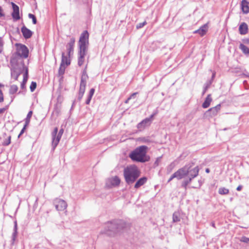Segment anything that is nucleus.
Masks as SVG:
<instances>
[{
	"instance_id": "6e6552de",
	"label": "nucleus",
	"mask_w": 249,
	"mask_h": 249,
	"mask_svg": "<svg viewBox=\"0 0 249 249\" xmlns=\"http://www.w3.org/2000/svg\"><path fill=\"white\" fill-rule=\"evenodd\" d=\"M55 209L58 211H62L66 209L67 207V202L61 199L55 198L53 202Z\"/></svg>"
},
{
	"instance_id": "a18cd8bd",
	"label": "nucleus",
	"mask_w": 249,
	"mask_h": 249,
	"mask_svg": "<svg viewBox=\"0 0 249 249\" xmlns=\"http://www.w3.org/2000/svg\"><path fill=\"white\" fill-rule=\"evenodd\" d=\"M84 93H83V92H79L78 97V99L79 100H80L82 98V97L84 95Z\"/></svg>"
},
{
	"instance_id": "72a5a7b5",
	"label": "nucleus",
	"mask_w": 249,
	"mask_h": 249,
	"mask_svg": "<svg viewBox=\"0 0 249 249\" xmlns=\"http://www.w3.org/2000/svg\"><path fill=\"white\" fill-rule=\"evenodd\" d=\"M88 76L87 73L86 71V70H84L83 71V73H82L81 78V81L87 82V79H88Z\"/></svg>"
},
{
	"instance_id": "f3484780",
	"label": "nucleus",
	"mask_w": 249,
	"mask_h": 249,
	"mask_svg": "<svg viewBox=\"0 0 249 249\" xmlns=\"http://www.w3.org/2000/svg\"><path fill=\"white\" fill-rule=\"evenodd\" d=\"M242 10L244 13H249V2L247 0H242L241 3Z\"/></svg>"
},
{
	"instance_id": "c9c22d12",
	"label": "nucleus",
	"mask_w": 249,
	"mask_h": 249,
	"mask_svg": "<svg viewBox=\"0 0 249 249\" xmlns=\"http://www.w3.org/2000/svg\"><path fill=\"white\" fill-rule=\"evenodd\" d=\"M11 136H8L7 138L6 139L2 142V144L5 146L9 145L11 142Z\"/></svg>"
},
{
	"instance_id": "79ce46f5",
	"label": "nucleus",
	"mask_w": 249,
	"mask_h": 249,
	"mask_svg": "<svg viewBox=\"0 0 249 249\" xmlns=\"http://www.w3.org/2000/svg\"><path fill=\"white\" fill-rule=\"evenodd\" d=\"M147 24V22L146 21H143V22L140 23L138 24L136 26L137 29H139L140 28H142L144 25H145Z\"/></svg>"
},
{
	"instance_id": "49530a36",
	"label": "nucleus",
	"mask_w": 249,
	"mask_h": 249,
	"mask_svg": "<svg viewBox=\"0 0 249 249\" xmlns=\"http://www.w3.org/2000/svg\"><path fill=\"white\" fill-rule=\"evenodd\" d=\"M138 94V92H134L133 93H132L130 96V97H129V99H134L136 97V95Z\"/></svg>"
},
{
	"instance_id": "b1692460",
	"label": "nucleus",
	"mask_w": 249,
	"mask_h": 249,
	"mask_svg": "<svg viewBox=\"0 0 249 249\" xmlns=\"http://www.w3.org/2000/svg\"><path fill=\"white\" fill-rule=\"evenodd\" d=\"M14 231L12 235V244H14L18 234V226L17 221L14 223Z\"/></svg>"
},
{
	"instance_id": "58836bf2",
	"label": "nucleus",
	"mask_w": 249,
	"mask_h": 249,
	"mask_svg": "<svg viewBox=\"0 0 249 249\" xmlns=\"http://www.w3.org/2000/svg\"><path fill=\"white\" fill-rule=\"evenodd\" d=\"M75 43V39L73 37L71 38L70 42L68 43L66 46L73 47Z\"/></svg>"
},
{
	"instance_id": "a878e982",
	"label": "nucleus",
	"mask_w": 249,
	"mask_h": 249,
	"mask_svg": "<svg viewBox=\"0 0 249 249\" xmlns=\"http://www.w3.org/2000/svg\"><path fill=\"white\" fill-rule=\"evenodd\" d=\"M239 49L243 52L244 53L246 54H249V48L243 44L241 43L240 44Z\"/></svg>"
},
{
	"instance_id": "4468645a",
	"label": "nucleus",
	"mask_w": 249,
	"mask_h": 249,
	"mask_svg": "<svg viewBox=\"0 0 249 249\" xmlns=\"http://www.w3.org/2000/svg\"><path fill=\"white\" fill-rule=\"evenodd\" d=\"M23 37L26 39L30 38L33 35V32L25 26H23L21 29Z\"/></svg>"
},
{
	"instance_id": "dca6fc26",
	"label": "nucleus",
	"mask_w": 249,
	"mask_h": 249,
	"mask_svg": "<svg viewBox=\"0 0 249 249\" xmlns=\"http://www.w3.org/2000/svg\"><path fill=\"white\" fill-rule=\"evenodd\" d=\"M208 24H205L202 26L200 27L199 29H198L197 30H196L194 32V34H198L201 36H203L208 31Z\"/></svg>"
},
{
	"instance_id": "9d476101",
	"label": "nucleus",
	"mask_w": 249,
	"mask_h": 249,
	"mask_svg": "<svg viewBox=\"0 0 249 249\" xmlns=\"http://www.w3.org/2000/svg\"><path fill=\"white\" fill-rule=\"evenodd\" d=\"M120 183V179L117 176L109 178L106 181V186L108 188H112L118 186Z\"/></svg>"
},
{
	"instance_id": "cd10ccee",
	"label": "nucleus",
	"mask_w": 249,
	"mask_h": 249,
	"mask_svg": "<svg viewBox=\"0 0 249 249\" xmlns=\"http://www.w3.org/2000/svg\"><path fill=\"white\" fill-rule=\"evenodd\" d=\"M218 193L221 195H227L229 193V190L226 188L221 187L218 190Z\"/></svg>"
},
{
	"instance_id": "39448f33",
	"label": "nucleus",
	"mask_w": 249,
	"mask_h": 249,
	"mask_svg": "<svg viewBox=\"0 0 249 249\" xmlns=\"http://www.w3.org/2000/svg\"><path fill=\"white\" fill-rule=\"evenodd\" d=\"M89 33L87 31H85L81 34L79 44V55H85L88 44Z\"/></svg>"
},
{
	"instance_id": "e433bc0d",
	"label": "nucleus",
	"mask_w": 249,
	"mask_h": 249,
	"mask_svg": "<svg viewBox=\"0 0 249 249\" xmlns=\"http://www.w3.org/2000/svg\"><path fill=\"white\" fill-rule=\"evenodd\" d=\"M28 17L30 18H31L32 19V21L33 24H36L37 22L36 18V16L32 14H29L28 15Z\"/></svg>"
},
{
	"instance_id": "a211bd4d",
	"label": "nucleus",
	"mask_w": 249,
	"mask_h": 249,
	"mask_svg": "<svg viewBox=\"0 0 249 249\" xmlns=\"http://www.w3.org/2000/svg\"><path fill=\"white\" fill-rule=\"evenodd\" d=\"M248 27L247 24L245 23H242L239 27V31L240 34L245 35L248 33Z\"/></svg>"
},
{
	"instance_id": "f257e3e1",
	"label": "nucleus",
	"mask_w": 249,
	"mask_h": 249,
	"mask_svg": "<svg viewBox=\"0 0 249 249\" xmlns=\"http://www.w3.org/2000/svg\"><path fill=\"white\" fill-rule=\"evenodd\" d=\"M193 165V163H188L184 166V168H186L187 173L183 177V178H184V179L181 183V187L185 190L187 189L188 185L191 182L194 178L198 175L199 168L198 166L192 168Z\"/></svg>"
},
{
	"instance_id": "4c0bfd02",
	"label": "nucleus",
	"mask_w": 249,
	"mask_h": 249,
	"mask_svg": "<svg viewBox=\"0 0 249 249\" xmlns=\"http://www.w3.org/2000/svg\"><path fill=\"white\" fill-rule=\"evenodd\" d=\"M58 134V128L57 127L54 128L53 132L52 133V141L56 138V136Z\"/></svg>"
},
{
	"instance_id": "f8f14e48",
	"label": "nucleus",
	"mask_w": 249,
	"mask_h": 249,
	"mask_svg": "<svg viewBox=\"0 0 249 249\" xmlns=\"http://www.w3.org/2000/svg\"><path fill=\"white\" fill-rule=\"evenodd\" d=\"M63 132H64L63 129H62V128L60 129L59 130V132H58V134L56 136V138H55L54 139H53L52 141V148H53V150H54L55 149V148L58 145Z\"/></svg>"
},
{
	"instance_id": "20e7f679",
	"label": "nucleus",
	"mask_w": 249,
	"mask_h": 249,
	"mask_svg": "<svg viewBox=\"0 0 249 249\" xmlns=\"http://www.w3.org/2000/svg\"><path fill=\"white\" fill-rule=\"evenodd\" d=\"M124 175L126 182L131 184L139 178L140 172L136 166L131 165L124 168Z\"/></svg>"
},
{
	"instance_id": "37998d69",
	"label": "nucleus",
	"mask_w": 249,
	"mask_h": 249,
	"mask_svg": "<svg viewBox=\"0 0 249 249\" xmlns=\"http://www.w3.org/2000/svg\"><path fill=\"white\" fill-rule=\"evenodd\" d=\"M240 241L244 243H248L249 241V238L245 236H243L241 238Z\"/></svg>"
},
{
	"instance_id": "9b49d317",
	"label": "nucleus",
	"mask_w": 249,
	"mask_h": 249,
	"mask_svg": "<svg viewBox=\"0 0 249 249\" xmlns=\"http://www.w3.org/2000/svg\"><path fill=\"white\" fill-rule=\"evenodd\" d=\"M12 6L13 8V12L12 13V18L14 20H17L20 19L18 6L14 3L12 2Z\"/></svg>"
},
{
	"instance_id": "de8ad7c7",
	"label": "nucleus",
	"mask_w": 249,
	"mask_h": 249,
	"mask_svg": "<svg viewBox=\"0 0 249 249\" xmlns=\"http://www.w3.org/2000/svg\"><path fill=\"white\" fill-rule=\"evenodd\" d=\"M7 109V107L0 108V114L4 112Z\"/></svg>"
},
{
	"instance_id": "4be33fe9",
	"label": "nucleus",
	"mask_w": 249,
	"mask_h": 249,
	"mask_svg": "<svg viewBox=\"0 0 249 249\" xmlns=\"http://www.w3.org/2000/svg\"><path fill=\"white\" fill-rule=\"evenodd\" d=\"M21 73L20 70H18L16 69H13L11 70V76L15 80H17L18 76Z\"/></svg>"
},
{
	"instance_id": "aec40b11",
	"label": "nucleus",
	"mask_w": 249,
	"mask_h": 249,
	"mask_svg": "<svg viewBox=\"0 0 249 249\" xmlns=\"http://www.w3.org/2000/svg\"><path fill=\"white\" fill-rule=\"evenodd\" d=\"M147 180V178L144 177L140 178L135 183L134 187L138 189L143 184H144Z\"/></svg>"
},
{
	"instance_id": "393cba45",
	"label": "nucleus",
	"mask_w": 249,
	"mask_h": 249,
	"mask_svg": "<svg viewBox=\"0 0 249 249\" xmlns=\"http://www.w3.org/2000/svg\"><path fill=\"white\" fill-rule=\"evenodd\" d=\"M95 92V89L93 88H92L90 89L88 97L86 101V104L87 105L89 104L91 99L93 95Z\"/></svg>"
},
{
	"instance_id": "4d7b16f0",
	"label": "nucleus",
	"mask_w": 249,
	"mask_h": 249,
	"mask_svg": "<svg viewBox=\"0 0 249 249\" xmlns=\"http://www.w3.org/2000/svg\"><path fill=\"white\" fill-rule=\"evenodd\" d=\"M244 75L246 76H249V73H248V74H244Z\"/></svg>"
},
{
	"instance_id": "7c9ffc66",
	"label": "nucleus",
	"mask_w": 249,
	"mask_h": 249,
	"mask_svg": "<svg viewBox=\"0 0 249 249\" xmlns=\"http://www.w3.org/2000/svg\"><path fill=\"white\" fill-rule=\"evenodd\" d=\"M212 84V81H207L204 85L202 95H204Z\"/></svg>"
},
{
	"instance_id": "a19ab883",
	"label": "nucleus",
	"mask_w": 249,
	"mask_h": 249,
	"mask_svg": "<svg viewBox=\"0 0 249 249\" xmlns=\"http://www.w3.org/2000/svg\"><path fill=\"white\" fill-rule=\"evenodd\" d=\"M36 87V83L35 82H32L30 89L32 92H33Z\"/></svg>"
},
{
	"instance_id": "ddd939ff",
	"label": "nucleus",
	"mask_w": 249,
	"mask_h": 249,
	"mask_svg": "<svg viewBox=\"0 0 249 249\" xmlns=\"http://www.w3.org/2000/svg\"><path fill=\"white\" fill-rule=\"evenodd\" d=\"M62 102V100L61 99L60 97H58L57 102L54 106L53 111V113L56 114L57 116H58L61 112Z\"/></svg>"
},
{
	"instance_id": "ea45409f",
	"label": "nucleus",
	"mask_w": 249,
	"mask_h": 249,
	"mask_svg": "<svg viewBox=\"0 0 249 249\" xmlns=\"http://www.w3.org/2000/svg\"><path fill=\"white\" fill-rule=\"evenodd\" d=\"M67 49L68 51V54L69 56H71V54H73V47H68L66 46Z\"/></svg>"
},
{
	"instance_id": "1a4fd4ad",
	"label": "nucleus",
	"mask_w": 249,
	"mask_h": 249,
	"mask_svg": "<svg viewBox=\"0 0 249 249\" xmlns=\"http://www.w3.org/2000/svg\"><path fill=\"white\" fill-rule=\"evenodd\" d=\"M17 53L20 57L26 58L28 56L29 50L28 48L24 45L19 44L17 48Z\"/></svg>"
},
{
	"instance_id": "c85d7f7f",
	"label": "nucleus",
	"mask_w": 249,
	"mask_h": 249,
	"mask_svg": "<svg viewBox=\"0 0 249 249\" xmlns=\"http://www.w3.org/2000/svg\"><path fill=\"white\" fill-rule=\"evenodd\" d=\"M18 90V87L16 85H12L10 86L9 93L11 94L15 93Z\"/></svg>"
},
{
	"instance_id": "6e6d98bb",
	"label": "nucleus",
	"mask_w": 249,
	"mask_h": 249,
	"mask_svg": "<svg viewBox=\"0 0 249 249\" xmlns=\"http://www.w3.org/2000/svg\"><path fill=\"white\" fill-rule=\"evenodd\" d=\"M205 171L206 173H209L210 172V170L209 168H207V169H206Z\"/></svg>"
},
{
	"instance_id": "8fccbe9b",
	"label": "nucleus",
	"mask_w": 249,
	"mask_h": 249,
	"mask_svg": "<svg viewBox=\"0 0 249 249\" xmlns=\"http://www.w3.org/2000/svg\"><path fill=\"white\" fill-rule=\"evenodd\" d=\"M242 185H239L237 188H236V190L238 191H240L242 190Z\"/></svg>"
},
{
	"instance_id": "bb28decb",
	"label": "nucleus",
	"mask_w": 249,
	"mask_h": 249,
	"mask_svg": "<svg viewBox=\"0 0 249 249\" xmlns=\"http://www.w3.org/2000/svg\"><path fill=\"white\" fill-rule=\"evenodd\" d=\"M86 84V81H81L79 92L85 93Z\"/></svg>"
},
{
	"instance_id": "f704fd0d",
	"label": "nucleus",
	"mask_w": 249,
	"mask_h": 249,
	"mask_svg": "<svg viewBox=\"0 0 249 249\" xmlns=\"http://www.w3.org/2000/svg\"><path fill=\"white\" fill-rule=\"evenodd\" d=\"M66 67L65 65L60 64L58 71V73L60 75H63L64 73Z\"/></svg>"
},
{
	"instance_id": "412c9836",
	"label": "nucleus",
	"mask_w": 249,
	"mask_h": 249,
	"mask_svg": "<svg viewBox=\"0 0 249 249\" xmlns=\"http://www.w3.org/2000/svg\"><path fill=\"white\" fill-rule=\"evenodd\" d=\"M212 101V99L211 98V95L208 94L207 95V97L206 98L204 102L202 104V106L203 108H206L208 107H209V106L210 105V104Z\"/></svg>"
},
{
	"instance_id": "5fc2aeb1",
	"label": "nucleus",
	"mask_w": 249,
	"mask_h": 249,
	"mask_svg": "<svg viewBox=\"0 0 249 249\" xmlns=\"http://www.w3.org/2000/svg\"><path fill=\"white\" fill-rule=\"evenodd\" d=\"M215 73L214 72H213V75H212V80H211L212 81L213 79L214 78V77H215Z\"/></svg>"
},
{
	"instance_id": "3c124183",
	"label": "nucleus",
	"mask_w": 249,
	"mask_h": 249,
	"mask_svg": "<svg viewBox=\"0 0 249 249\" xmlns=\"http://www.w3.org/2000/svg\"><path fill=\"white\" fill-rule=\"evenodd\" d=\"M244 42L245 43L249 44V39H246L244 40Z\"/></svg>"
},
{
	"instance_id": "c03bdc74",
	"label": "nucleus",
	"mask_w": 249,
	"mask_h": 249,
	"mask_svg": "<svg viewBox=\"0 0 249 249\" xmlns=\"http://www.w3.org/2000/svg\"><path fill=\"white\" fill-rule=\"evenodd\" d=\"M28 125H26V124H24L23 127L22 128V129H21L19 134L18 135V137L19 138L24 132V131L26 129V127Z\"/></svg>"
},
{
	"instance_id": "09e8293b",
	"label": "nucleus",
	"mask_w": 249,
	"mask_h": 249,
	"mask_svg": "<svg viewBox=\"0 0 249 249\" xmlns=\"http://www.w3.org/2000/svg\"><path fill=\"white\" fill-rule=\"evenodd\" d=\"M2 39H1V38L0 37V53H1L2 51Z\"/></svg>"
},
{
	"instance_id": "f03ea898",
	"label": "nucleus",
	"mask_w": 249,
	"mask_h": 249,
	"mask_svg": "<svg viewBox=\"0 0 249 249\" xmlns=\"http://www.w3.org/2000/svg\"><path fill=\"white\" fill-rule=\"evenodd\" d=\"M125 223L122 220L118 219L111 222H107L105 229L102 231L103 233L109 236H113L117 232L120 231L125 227Z\"/></svg>"
},
{
	"instance_id": "0eeeda50",
	"label": "nucleus",
	"mask_w": 249,
	"mask_h": 249,
	"mask_svg": "<svg viewBox=\"0 0 249 249\" xmlns=\"http://www.w3.org/2000/svg\"><path fill=\"white\" fill-rule=\"evenodd\" d=\"M186 168H184V166L180 169H179L178 171L175 172L169 178L168 180V182H170L174 178H176L178 180L181 179L183 178V177L186 174Z\"/></svg>"
},
{
	"instance_id": "2f4dec72",
	"label": "nucleus",
	"mask_w": 249,
	"mask_h": 249,
	"mask_svg": "<svg viewBox=\"0 0 249 249\" xmlns=\"http://www.w3.org/2000/svg\"><path fill=\"white\" fill-rule=\"evenodd\" d=\"M32 114H33V112L32 111H30L27 116H26V118L25 119V124H26V125H28L29 124V122H30V119L32 117Z\"/></svg>"
},
{
	"instance_id": "423d86ee",
	"label": "nucleus",
	"mask_w": 249,
	"mask_h": 249,
	"mask_svg": "<svg viewBox=\"0 0 249 249\" xmlns=\"http://www.w3.org/2000/svg\"><path fill=\"white\" fill-rule=\"evenodd\" d=\"M154 116V114H152L149 117L146 118L137 124V128L139 129V130L142 131L145 129L146 127L149 126L152 123Z\"/></svg>"
},
{
	"instance_id": "5701e85b",
	"label": "nucleus",
	"mask_w": 249,
	"mask_h": 249,
	"mask_svg": "<svg viewBox=\"0 0 249 249\" xmlns=\"http://www.w3.org/2000/svg\"><path fill=\"white\" fill-rule=\"evenodd\" d=\"M60 64L65 65V67H67L70 64V60L68 58L67 56H65L64 53H63L62 54V58Z\"/></svg>"
},
{
	"instance_id": "7ed1b4c3",
	"label": "nucleus",
	"mask_w": 249,
	"mask_h": 249,
	"mask_svg": "<svg viewBox=\"0 0 249 249\" xmlns=\"http://www.w3.org/2000/svg\"><path fill=\"white\" fill-rule=\"evenodd\" d=\"M148 147L145 145L140 146L136 148L129 155L130 158L134 161L141 162L148 161L150 158L146 155Z\"/></svg>"
},
{
	"instance_id": "473e14b6",
	"label": "nucleus",
	"mask_w": 249,
	"mask_h": 249,
	"mask_svg": "<svg viewBox=\"0 0 249 249\" xmlns=\"http://www.w3.org/2000/svg\"><path fill=\"white\" fill-rule=\"evenodd\" d=\"M85 55H79L78 64L79 66H81L84 61V57Z\"/></svg>"
},
{
	"instance_id": "6ab92c4d",
	"label": "nucleus",
	"mask_w": 249,
	"mask_h": 249,
	"mask_svg": "<svg viewBox=\"0 0 249 249\" xmlns=\"http://www.w3.org/2000/svg\"><path fill=\"white\" fill-rule=\"evenodd\" d=\"M220 109V105L219 104L217 105L216 106L212 107L210 109H209L207 112L209 113L211 115V116H215L217 114V112L219 111V110Z\"/></svg>"
},
{
	"instance_id": "2eb2a0df",
	"label": "nucleus",
	"mask_w": 249,
	"mask_h": 249,
	"mask_svg": "<svg viewBox=\"0 0 249 249\" xmlns=\"http://www.w3.org/2000/svg\"><path fill=\"white\" fill-rule=\"evenodd\" d=\"M23 69H25V72L23 74V79L22 82L21 83L20 87L22 89H24L25 88V85L28 80V69L24 65V64H22Z\"/></svg>"
},
{
	"instance_id": "603ef678",
	"label": "nucleus",
	"mask_w": 249,
	"mask_h": 249,
	"mask_svg": "<svg viewBox=\"0 0 249 249\" xmlns=\"http://www.w3.org/2000/svg\"><path fill=\"white\" fill-rule=\"evenodd\" d=\"M211 226L213 227V228H215V224L213 222H212L211 224Z\"/></svg>"
},
{
	"instance_id": "c756f323",
	"label": "nucleus",
	"mask_w": 249,
	"mask_h": 249,
	"mask_svg": "<svg viewBox=\"0 0 249 249\" xmlns=\"http://www.w3.org/2000/svg\"><path fill=\"white\" fill-rule=\"evenodd\" d=\"M173 221L174 222H177L180 221V215L178 212H175L173 214Z\"/></svg>"
},
{
	"instance_id": "864d4df0",
	"label": "nucleus",
	"mask_w": 249,
	"mask_h": 249,
	"mask_svg": "<svg viewBox=\"0 0 249 249\" xmlns=\"http://www.w3.org/2000/svg\"><path fill=\"white\" fill-rule=\"evenodd\" d=\"M130 100V99H129V98H128L127 99L125 100L124 103L125 104H127Z\"/></svg>"
}]
</instances>
